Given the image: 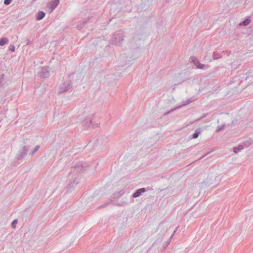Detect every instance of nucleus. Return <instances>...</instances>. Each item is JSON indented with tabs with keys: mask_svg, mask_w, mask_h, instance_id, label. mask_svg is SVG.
Masks as SVG:
<instances>
[{
	"mask_svg": "<svg viewBox=\"0 0 253 253\" xmlns=\"http://www.w3.org/2000/svg\"><path fill=\"white\" fill-rule=\"evenodd\" d=\"M59 0H54L51 3L49 4V5L51 7V10L52 11L59 4Z\"/></svg>",
	"mask_w": 253,
	"mask_h": 253,
	"instance_id": "obj_1",
	"label": "nucleus"
},
{
	"mask_svg": "<svg viewBox=\"0 0 253 253\" xmlns=\"http://www.w3.org/2000/svg\"><path fill=\"white\" fill-rule=\"evenodd\" d=\"M145 191V188H140L139 189H138V190H137L133 195V197H138L140 194L141 193H143V192H144Z\"/></svg>",
	"mask_w": 253,
	"mask_h": 253,
	"instance_id": "obj_2",
	"label": "nucleus"
},
{
	"mask_svg": "<svg viewBox=\"0 0 253 253\" xmlns=\"http://www.w3.org/2000/svg\"><path fill=\"white\" fill-rule=\"evenodd\" d=\"M44 16L45 13L42 11H41L39 12L37 19L38 20H40L42 19L44 17Z\"/></svg>",
	"mask_w": 253,
	"mask_h": 253,
	"instance_id": "obj_3",
	"label": "nucleus"
},
{
	"mask_svg": "<svg viewBox=\"0 0 253 253\" xmlns=\"http://www.w3.org/2000/svg\"><path fill=\"white\" fill-rule=\"evenodd\" d=\"M195 65L197 66L198 68L199 69H203L204 68L205 65L201 64L199 61H195L194 62Z\"/></svg>",
	"mask_w": 253,
	"mask_h": 253,
	"instance_id": "obj_4",
	"label": "nucleus"
},
{
	"mask_svg": "<svg viewBox=\"0 0 253 253\" xmlns=\"http://www.w3.org/2000/svg\"><path fill=\"white\" fill-rule=\"evenodd\" d=\"M7 42L6 39H2L0 41V45H3L5 44Z\"/></svg>",
	"mask_w": 253,
	"mask_h": 253,
	"instance_id": "obj_5",
	"label": "nucleus"
},
{
	"mask_svg": "<svg viewBox=\"0 0 253 253\" xmlns=\"http://www.w3.org/2000/svg\"><path fill=\"white\" fill-rule=\"evenodd\" d=\"M250 23V20L249 19H246L243 22V25L244 26L248 25Z\"/></svg>",
	"mask_w": 253,
	"mask_h": 253,
	"instance_id": "obj_6",
	"label": "nucleus"
},
{
	"mask_svg": "<svg viewBox=\"0 0 253 253\" xmlns=\"http://www.w3.org/2000/svg\"><path fill=\"white\" fill-rule=\"evenodd\" d=\"M17 223V220L16 219L14 220L12 222V224H11V225L12 226L13 228H15V226H16V225Z\"/></svg>",
	"mask_w": 253,
	"mask_h": 253,
	"instance_id": "obj_7",
	"label": "nucleus"
},
{
	"mask_svg": "<svg viewBox=\"0 0 253 253\" xmlns=\"http://www.w3.org/2000/svg\"><path fill=\"white\" fill-rule=\"evenodd\" d=\"M11 1V0H4V4L8 5L10 3Z\"/></svg>",
	"mask_w": 253,
	"mask_h": 253,
	"instance_id": "obj_8",
	"label": "nucleus"
},
{
	"mask_svg": "<svg viewBox=\"0 0 253 253\" xmlns=\"http://www.w3.org/2000/svg\"><path fill=\"white\" fill-rule=\"evenodd\" d=\"M198 135H199V133H198V132H196V133H195L193 134V138H196L197 137H198Z\"/></svg>",
	"mask_w": 253,
	"mask_h": 253,
	"instance_id": "obj_9",
	"label": "nucleus"
},
{
	"mask_svg": "<svg viewBox=\"0 0 253 253\" xmlns=\"http://www.w3.org/2000/svg\"><path fill=\"white\" fill-rule=\"evenodd\" d=\"M234 152L235 153H238L240 150H239V149H238L237 148H234Z\"/></svg>",
	"mask_w": 253,
	"mask_h": 253,
	"instance_id": "obj_10",
	"label": "nucleus"
},
{
	"mask_svg": "<svg viewBox=\"0 0 253 253\" xmlns=\"http://www.w3.org/2000/svg\"><path fill=\"white\" fill-rule=\"evenodd\" d=\"M238 149H239V150H241L243 149V146H239L238 148Z\"/></svg>",
	"mask_w": 253,
	"mask_h": 253,
	"instance_id": "obj_11",
	"label": "nucleus"
},
{
	"mask_svg": "<svg viewBox=\"0 0 253 253\" xmlns=\"http://www.w3.org/2000/svg\"><path fill=\"white\" fill-rule=\"evenodd\" d=\"M10 49H11V51H14V46H12L10 47Z\"/></svg>",
	"mask_w": 253,
	"mask_h": 253,
	"instance_id": "obj_12",
	"label": "nucleus"
}]
</instances>
